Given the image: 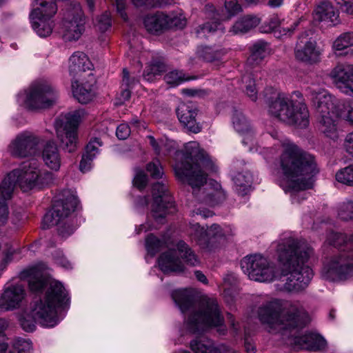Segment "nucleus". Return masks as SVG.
Masks as SVG:
<instances>
[{"instance_id":"nucleus-1","label":"nucleus","mask_w":353,"mask_h":353,"mask_svg":"<svg viewBox=\"0 0 353 353\" xmlns=\"http://www.w3.org/2000/svg\"><path fill=\"white\" fill-rule=\"evenodd\" d=\"M184 161L177 163L174 169L181 180L192 188L194 196L200 202L210 205L217 204L223 195L221 191L203 187L206 183L207 171H215V165L206 152L196 141H190L184 146Z\"/></svg>"},{"instance_id":"nucleus-2","label":"nucleus","mask_w":353,"mask_h":353,"mask_svg":"<svg viewBox=\"0 0 353 353\" xmlns=\"http://www.w3.org/2000/svg\"><path fill=\"white\" fill-rule=\"evenodd\" d=\"M172 297L181 312L188 314L185 323L191 333L200 334L212 327H218L220 334L226 333L224 317L216 299L204 297L199 300L190 289L174 290Z\"/></svg>"},{"instance_id":"nucleus-3","label":"nucleus","mask_w":353,"mask_h":353,"mask_svg":"<svg viewBox=\"0 0 353 353\" xmlns=\"http://www.w3.org/2000/svg\"><path fill=\"white\" fill-rule=\"evenodd\" d=\"M312 253V248L305 241L289 238L278 245V261L281 274L287 276L283 285L285 290L300 292L307 287L313 272L304 263Z\"/></svg>"},{"instance_id":"nucleus-4","label":"nucleus","mask_w":353,"mask_h":353,"mask_svg":"<svg viewBox=\"0 0 353 353\" xmlns=\"http://www.w3.org/2000/svg\"><path fill=\"white\" fill-rule=\"evenodd\" d=\"M31 292L41 293L46 290L43 299L34 300L30 303V310L43 327H52L57 325L59 319L57 312L59 309L68 307L69 298L63 285L57 281H48L42 275L31 276L28 280Z\"/></svg>"},{"instance_id":"nucleus-5","label":"nucleus","mask_w":353,"mask_h":353,"mask_svg":"<svg viewBox=\"0 0 353 353\" xmlns=\"http://www.w3.org/2000/svg\"><path fill=\"white\" fill-rule=\"evenodd\" d=\"M283 148L280 168L289 187L296 190L312 189L313 177L319 172L314 157L290 141L283 143Z\"/></svg>"},{"instance_id":"nucleus-6","label":"nucleus","mask_w":353,"mask_h":353,"mask_svg":"<svg viewBox=\"0 0 353 353\" xmlns=\"http://www.w3.org/2000/svg\"><path fill=\"white\" fill-rule=\"evenodd\" d=\"M52 179V173L41 171L35 161L23 162L20 168L10 172L0 184V225L6 224L8 219L7 201L11 199L17 184L26 192L36 186L48 185Z\"/></svg>"},{"instance_id":"nucleus-7","label":"nucleus","mask_w":353,"mask_h":353,"mask_svg":"<svg viewBox=\"0 0 353 353\" xmlns=\"http://www.w3.org/2000/svg\"><path fill=\"white\" fill-rule=\"evenodd\" d=\"M257 315L261 323L268 325L270 332H282L283 335L288 330L303 327L307 323V314L302 307L296 305L283 307L279 300L260 305Z\"/></svg>"},{"instance_id":"nucleus-8","label":"nucleus","mask_w":353,"mask_h":353,"mask_svg":"<svg viewBox=\"0 0 353 353\" xmlns=\"http://www.w3.org/2000/svg\"><path fill=\"white\" fill-rule=\"evenodd\" d=\"M264 99L269 113L281 121L301 128L309 124V111L305 104L294 103L272 88L265 90Z\"/></svg>"},{"instance_id":"nucleus-9","label":"nucleus","mask_w":353,"mask_h":353,"mask_svg":"<svg viewBox=\"0 0 353 353\" xmlns=\"http://www.w3.org/2000/svg\"><path fill=\"white\" fill-rule=\"evenodd\" d=\"M77 197L70 192H65L63 197L54 201L52 208L48 212L43 219V228L46 229L57 225V231L62 237L71 235L76 227L71 224L67 218L77 208Z\"/></svg>"},{"instance_id":"nucleus-10","label":"nucleus","mask_w":353,"mask_h":353,"mask_svg":"<svg viewBox=\"0 0 353 353\" xmlns=\"http://www.w3.org/2000/svg\"><path fill=\"white\" fill-rule=\"evenodd\" d=\"M83 114L82 110H77L61 114L54 121L57 139L68 152L76 150L77 130Z\"/></svg>"},{"instance_id":"nucleus-11","label":"nucleus","mask_w":353,"mask_h":353,"mask_svg":"<svg viewBox=\"0 0 353 353\" xmlns=\"http://www.w3.org/2000/svg\"><path fill=\"white\" fill-rule=\"evenodd\" d=\"M176 250L170 249L163 253L158 259L159 268L165 274L183 271V264L181 259L176 256V252L188 265L195 266L199 263L196 254L185 242L179 241L176 243Z\"/></svg>"},{"instance_id":"nucleus-12","label":"nucleus","mask_w":353,"mask_h":353,"mask_svg":"<svg viewBox=\"0 0 353 353\" xmlns=\"http://www.w3.org/2000/svg\"><path fill=\"white\" fill-rule=\"evenodd\" d=\"M34 8L30 14L32 26L41 37L49 36L54 27L52 18L57 13V6L53 0H34Z\"/></svg>"},{"instance_id":"nucleus-13","label":"nucleus","mask_w":353,"mask_h":353,"mask_svg":"<svg viewBox=\"0 0 353 353\" xmlns=\"http://www.w3.org/2000/svg\"><path fill=\"white\" fill-rule=\"evenodd\" d=\"M321 276L330 281H345L353 276V254L343 252L327 258Z\"/></svg>"},{"instance_id":"nucleus-14","label":"nucleus","mask_w":353,"mask_h":353,"mask_svg":"<svg viewBox=\"0 0 353 353\" xmlns=\"http://www.w3.org/2000/svg\"><path fill=\"white\" fill-rule=\"evenodd\" d=\"M241 268L252 280L259 282H271L279 276L274 263L261 254L245 257Z\"/></svg>"},{"instance_id":"nucleus-15","label":"nucleus","mask_w":353,"mask_h":353,"mask_svg":"<svg viewBox=\"0 0 353 353\" xmlns=\"http://www.w3.org/2000/svg\"><path fill=\"white\" fill-rule=\"evenodd\" d=\"M57 97L54 88L47 81L41 80L32 84L25 102L31 110L46 108L52 106Z\"/></svg>"},{"instance_id":"nucleus-16","label":"nucleus","mask_w":353,"mask_h":353,"mask_svg":"<svg viewBox=\"0 0 353 353\" xmlns=\"http://www.w3.org/2000/svg\"><path fill=\"white\" fill-rule=\"evenodd\" d=\"M84 18L78 2L67 3L63 13V37L67 41L78 40L84 31Z\"/></svg>"},{"instance_id":"nucleus-17","label":"nucleus","mask_w":353,"mask_h":353,"mask_svg":"<svg viewBox=\"0 0 353 353\" xmlns=\"http://www.w3.org/2000/svg\"><path fill=\"white\" fill-rule=\"evenodd\" d=\"M152 192L153 196L152 216L157 222L163 223L168 214V210L173 207L166 184L163 181L154 183L152 185Z\"/></svg>"},{"instance_id":"nucleus-18","label":"nucleus","mask_w":353,"mask_h":353,"mask_svg":"<svg viewBox=\"0 0 353 353\" xmlns=\"http://www.w3.org/2000/svg\"><path fill=\"white\" fill-rule=\"evenodd\" d=\"M40 139L34 133L28 131L19 134L10 143L9 150L11 154L16 157H28L34 155L38 151Z\"/></svg>"},{"instance_id":"nucleus-19","label":"nucleus","mask_w":353,"mask_h":353,"mask_svg":"<svg viewBox=\"0 0 353 353\" xmlns=\"http://www.w3.org/2000/svg\"><path fill=\"white\" fill-rule=\"evenodd\" d=\"M143 23L146 30L151 33L161 32L174 27L181 28L185 25L184 19L174 14L168 15L162 12L146 16Z\"/></svg>"},{"instance_id":"nucleus-20","label":"nucleus","mask_w":353,"mask_h":353,"mask_svg":"<svg viewBox=\"0 0 353 353\" xmlns=\"http://www.w3.org/2000/svg\"><path fill=\"white\" fill-rule=\"evenodd\" d=\"M307 97L314 108L317 116L336 112V99L325 89L311 86L307 88Z\"/></svg>"},{"instance_id":"nucleus-21","label":"nucleus","mask_w":353,"mask_h":353,"mask_svg":"<svg viewBox=\"0 0 353 353\" xmlns=\"http://www.w3.org/2000/svg\"><path fill=\"white\" fill-rule=\"evenodd\" d=\"M308 36L309 34L306 32L299 37L295 56L299 61L312 63L318 61L320 53L316 49V41L311 38L307 39Z\"/></svg>"},{"instance_id":"nucleus-22","label":"nucleus","mask_w":353,"mask_h":353,"mask_svg":"<svg viewBox=\"0 0 353 353\" xmlns=\"http://www.w3.org/2000/svg\"><path fill=\"white\" fill-rule=\"evenodd\" d=\"M336 87L345 94L353 95V65L339 64L332 72Z\"/></svg>"},{"instance_id":"nucleus-23","label":"nucleus","mask_w":353,"mask_h":353,"mask_svg":"<svg viewBox=\"0 0 353 353\" xmlns=\"http://www.w3.org/2000/svg\"><path fill=\"white\" fill-rule=\"evenodd\" d=\"M25 296V290L21 285H14L7 288L0 296V309L9 310L19 306Z\"/></svg>"},{"instance_id":"nucleus-24","label":"nucleus","mask_w":353,"mask_h":353,"mask_svg":"<svg viewBox=\"0 0 353 353\" xmlns=\"http://www.w3.org/2000/svg\"><path fill=\"white\" fill-rule=\"evenodd\" d=\"M176 114L179 121L187 130L193 133H199L201 127L196 121L197 112L192 105L188 103L181 104L177 110Z\"/></svg>"},{"instance_id":"nucleus-25","label":"nucleus","mask_w":353,"mask_h":353,"mask_svg":"<svg viewBox=\"0 0 353 353\" xmlns=\"http://www.w3.org/2000/svg\"><path fill=\"white\" fill-rule=\"evenodd\" d=\"M295 346L301 349L312 351L323 350L326 347V341L321 335L308 333L302 336H296L293 339Z\"/></svg>"},{"instance_id":"nucleus-26","label":"nucleus","mask_w":353,"mask_h":353,"mask_svg":"<svg viewBox=\"0 0 353 353\" xmlns=\"http://www.w3.org/2000/svg\"><path fill=\"white\" fill-rule=\"evenodd\" d=\"M238 167V163H234L232 165V180L236 192L239 195L244 196L251 189L252 176L248 170H243L239 172L237 170Z\"/></svg>"},{"instance_id":"nucleus-27","label":"nucleus","mask_w":353,"mask_h":353,"mask_svg":"<svg viewBox=\"0 0 353 353\" xmlns=\"http://www.w3.org/2000/svg\"><path fill=\"white\" fill-rule=\"evenodd\" d=\"M42 158L45 164L51 170L57 171L61 165V157L56 143L49 141L44 145Z\"/></svg>"},{"instance_id":"nucleus-28","label":"nucleus","mask_w":353,"mask_h":353,"mask_svg":"<svg viewBox=\"0 0 353 353\" xmlns=\"http://www.w3.org/2000/svg\"><path fill=\"white\" fill-rule=\"evenodd\" d=\"M315 19L335 26L340 23L339 11L329 1L321 3L315 11Z\"/></svg>"},{"instance_id":"nucleus-29","label":"nucleus","mask_w":353,"mask_h":353,"mask_svg":"<svg viewBox=\"0 0 353 353\" xmlns=\"http://www.w3.org/2000/svg\"><path fill=\"white\" fill-rule=\"evenodd\" d=\"M338 116L337 112H333V114L317 116L319 130L326 137L332 139L337 137L336 118Z\"/></svg>"},{"instance_id":"nucleus-30","label":"nucleus","mask_w":353,"mask_h":353,"mask_svg":"<svg viewBox=\"0 0 353 353\" xmlns=\"http://www.w3.org/2000/svg\"><path fill=\"white\" fill-rule=\"evenodd\" d=\"M69 63V72L73 76L90 70L92 66L88 57L82 52H74L70 57Z\"/></svg>"},{"instance_id":"nucleus-31","label":"nucleus","mask_w":353,"mask_h":353,"mask_svg":"<svg viewBox=\"0 0 353 353\" xmlns=\"http://www.w3.org/2000/svg\"><path fill=\"white\" fill-rule=\"evenodd\" d=\"M102 143L98 138H94L90 141L85 148V152L83 154L79 168L81 172L88 171L91 167V162L99 153V147Z\"/></svg>"},{"instance_id":"nucleus-32","label":"nucleus","mask_w":353,"mask_h":353,"mask_svg":"<svg viewBox=\"0 0 353 353\" xmlns=\"http://www.w3.org/2000/svg\"><path fill=\"white\" fill-rule=\"evenodd\" d=\"M232 123L238 132L245 134L248 137L243 140L244 144H248L247 141L252 137L253 132L249 121L244 114L240 111L234 110L232 115Z\"/></svg>"},{"instance_id":"nucleus-33","label":"nucleus","mask_w":353,"mask_h":353,"mask_svg":"<svg viewBox=\"0 0 353 353\" xmlns=\"http://www.w3.org/2000/svg\"><path fill=\"white\" fill-rule=\"evenodd\" d=\"M259 22V19L255 16H243L236 21L230 31L234 34L245 33L256 27Z\"/></svg>"},{"instance_id":"nucleus-34","label":"nucleus","mask_w":353,"mask_h":353,"mask_svg":"<svg viewBox=\"0 0 353 353\" xmlns=\"http://www.w3.org/2000/svg\"><path fill=\"white\" fill-rule=\"evenodd\" d=\"M268 54V43L258 41L252 47L251 54L248 58L247 64L251 66L259 65Z\"/></svg>"},{"instance_id":"nucleus-35","label":"nucleus","mask_w":353,"mask_h":353,"mask_svg":"<svg viewBox=\"0 0 353 353\" xmlns=\"http://www.w3.org/2000/svg\"><path fill=\"white\" fill-rule=\"evenodd\" d=\"M72 87L74 88L73 94L79 103H88L92 99L94 96L92 84L86 82L77 85L76 88L72 85Z\"/></svg>"},{"instance_id":"nucleus-36","label":"nucleus","mask_w":353,"mask_h":353,"mask_svg":"<svg viewBox=\"0 0 353 353\" xmlns=\"http://www.w3.org/2000/svg\"><path fill=\"white\" fill-rule=\"evenodd\" d=\"M245 84L244 92L252 101H256L258 99V89L256 88L253 74H245L242 77Z\"/></svg>"},{"instance_id":"nucleus-37","label":"nucleus","mask_w":353,"mask_h":353,"mask_svg":"<svg viewBox=\"0 0 353 353\" xmlns=\"http://www.w3.org/2000/svg\"><path fill=\"white\" fill-rule=\"evenodd\" d=\"M190 347L195 353H221L219 350L214 347L210 341L196 339L191 341Z\"/></svg>"},{"instance_id":"nucleus-38","label":"nucleus","mask_w":353,"mask_h":353,"mask_svg":"<svg viewBox=\"0 0 353 353\" xmlns=\"http://www.w3.org/2000/svg\"><path fill=\"white\" fill-rule=\"evenodd\" d=\"M204 233L205 236L207 237V239H204V243L205 244V247L209 248V250L211 249L210 248V243H216L218 240H221L224 236L222 229L218 224L212 225Z\"/></svg>"},{"instance_id":"nucleus-39","label":"nucleus","mask_w":353,"mask_h":353,"mask_svg":"<svg viewBox=\"0 0 353 353\" xmlns=\"http://www.w3.org/2000/svg\"><path fill=\"white\" fill-rule=\"evenodd\" d=\"M326 241L334 247L341 248L343 245L353 243V234L347 238L345 234L330 232L327 236Z\"/></svg>"},{"instance_id":"nucleus-40","label":"nucleus","mask_w":353,"mask_h":353,"mask_svg":"<svg viewBox=\"0 0 353 353\" xmlns=\"http://www.w3.org/2000/svg\"><path fill=\"white\" fill-rule=\"evenodd\" d=\"M351 47H353V32H347L340 34L333 43V48L337 51Z\"/></svg>"},{"instance_id":"nucleus-41","label":"nucleus","mask_w":353,"mask_h":353,"mask_svg":"<svg viewBox=\"0 0 353 353\" xmlns=\"http://www.w3.org/2000/svg\"><path fill=\"white\" fill-rule=\"evenodd\" d=\"M165 70V65L160 61L152 62L144 71L143 78L148 81H152L154 77Z\"/></svg>"},{"instance_id":"nucleus-42","label":"nucleus","mask_w":353,"mask_h":353,"mask_svg":"<svg viewBox=\"0 0 353 353\" xmlns=\"http://www.w3.org/2000/svg\"><path fill=\"white\" fill-rule=\"evenodd\" d=\"M198 54L199 57L208 62L219 61L223 55V52L221 50H214L209 46H205L199 49Z\"/></svg>"},{"instance_id":"nucleus-43","label":"nucleus","mask_w":353,"mask_h":353,"mask_svg":"<svg viewBox=\"0 0 353 353\" xmlns=\"http://www.w3.org/2000/svg\"><path fill=\"white\" fill-rule=\"evenodd\" d=\"M164 241L159 239L153 234H150L145 239V247L148 253L152 256L159 252L164 246Z\"/></svg>"},{"instance_id":"nucleus-44","label":"nucleus","mask_w":353,"mask_h":353,"mask_svg":"<svg viewBox=\"0 0 353 353\" xmlns=\"http://www.w3.org/2000/svg\"><path fill=\"white\" fill-rule=\"evenodd\" d=\"M20 325L22 329L27 332H32L36 329L37 320L32 314V312H25L19 319Z\"/></svg>"},{"instance_id":"nucleus-45","label":"nucleus","mask_w":353,"mask_h":353,"mask_svg":"<svg viewBox=\"0 0 353 353\" xmlns=\"http://www.w3.org/2000/svg\"><path fill=\"white\" fill-rule=\"evenodd\" d=\"M336 179L339 183L353 186V164L339 170L336 173Z\"/></svg>"},{"instance_id":"nucleus-46","label":"nucleus","mask_w":353,"mask_h":353,"mask_svg":"<svg viewBox=\"0 0 353 353\" xmlns=\"http://www.w3.org/2000/svg\"><path fill=\"white\" fill-rule=\"evenodd\" d=\"M219 30L223 32L221 24L219 22H207L199 26L196 30V34L199 38H203L206 37L208 34L213 33Z\"/></svg>"},{"instance_id":"nucleus-47","label":"nucleus","mask_w":353,"mask_h":353,"mask_svg":"<svg viewBox=\"0 0 353 353\" xmlns=\"http://www.w3.org/2000/svg\"><path fill=\"white\" fill-rule=\"evenodd\" d=\"M164 79L168 84L172 86L178 85L182 82L188 80V79L185 78L184 74L181 71L176 70L168 72L165 75Z\"/></svg>"},{"instance_id":"nucleus-48","label":"nucleus","mask_w":353,"mask_h":353,"mask_svg":"<svg viewBox=\"0 0 353 353\" xmlns=\"http://www.w3.org/2000/svg\"><path fill=\"white\" fill-rule=\"evenodd\" d=\"M338 215L344 221L353 220V201L343 203L339 208Z\"/></svg>"},{"instance_id":"nucleus-49","label":"nucleus","mask_w":353,"mask_h":353,"mask_svg":"<svg viewBox=\"0 0 353 353\" xmlns=\"http://www.w3.org/2000/svg\"><path fill=\"white\" fill-rule=\"evenodd\" d=\"M32 343L30 341L20 339L15 342L10 353H32Z\"/></svg>"},{"instance_id":"nucleus-50","label":"nucleus","mask_w":353,"mask_h":353,"mask_svg":"<svg viewBox=\"0 0 353 353\" xmlns=\"http://www.w3.org/2000/svg\"><path fill=\"white\" fill-rule=\"evenodd\" d=\"M147 171L151 176L154 179H159L163 174L162 166L159 160H154L149 163L146 167Z\"/></svg>"},{"instance_id":"nucleus-51","label":"nucleus","mask_w":353,"mask_h":353,"mask_svg":"<svg viewBox=\"0 0 353 353\" xmlns=\"http://www.w3.org/2000/svg\"><path fill=\"white\" fill-rule=\"evenodd\" d=\"M112 25L110 15L108 12H105L99 16L97 19V27L101 32L108 30Z\"/></svg>"},{"instance_id":"nucleus-52","label":"nucleus","mask_w":353,"mask_h":353,"mask_svg":"<svg viewBox=\"0 0 353 353\" xmlns=\"http://www.w3.org/2000/svg\"><path fill=\"white\" fill-rule=\"evenodd\" d=\"M225 8L228 13L229 19L241 11V6L238 3L237 0H225Z\"/></svg>"},{"instance_id":"nucleus-53","label":"nucleus","mask_w":353,"mask_h":353,"mask_svg":"<svg viewBox=\"0 0 353 353\" xmlns=\"http://www.w3.org/2000/svg\"><path fill=\"white\" fill-rule=\"evenodd\" d=\"M139 82L136 77H131L126 68L123 69L122 87H127L132 89Z\"/></svg>"},{"instance_id":"nucleus-54","label":"nucleus","mask_w":353,"mask_h":353,"mask_svg":"<svg viewBox=\"0 0 353 353\" xmlns=\"http://www.w3.org/2000/svg\"><path fill=\"white\" fill-rule=\"evenodd\" d=\"M305 190H293L289 187V184L287 188L285 190V192H292L291 198L293 203H300L302 200L307 198V193L305 192Z\"/></svg>"},{"instance_id":"nucleus-55","label":"nucleus","mask_w":353,"mask_h":353,"mask_svg":"<svg viewBox=\"0 0 353 353\" xmlns=\"http://www.w3.org/2000/svg\"><path fill=\"white\" fill-rule=\"evenodd\" d=\"M147 179V175L144 173L143 171L140 170L137 172L134 178L133 183L134 185L139 189H143L146 186Z\"/></svg>"},{"instance_id":"nucleus-56","label":"nucleus","mask_w":353,"mask_h":353,"mask_svg":"<svg viewBox=\"0 0 353 353\" xmlns=\"http://www.w3.org/2000/svg\"><path fill=\"white\" fill-rule=\"evenodd\" d=\"M133 5L137 7L145 6L147 7H158L163 5V0H131Z\"/></svg>"},{"instance_id":"nucleus-57","label":"nucleus","mask_w":353,"mask_h":353,"mask_svg":"<svg viewBox=\"0 0 353 353\" xmlns=\"http://www.w3.org/2000/svg\"><path fill=\"white\" fill-rule=\"evenodd\" d=\"M130 134V129L128 124L121 123L120 124L116 131V135L119 139L125 140Z\"/></svg>"},{"instance_id":"nucleus-58","label":"nucleus","mask_w":353,"mask_h":353,"mask_svg":"<svg viewBox=\"0 0 353 353\" xmlns=\"http://www.w3.org/2000/svg\"><path fill=\"white\" fill-rule=\"evenodd\" d=\"M345 112L341 115L346 121L353 124V101L344 105Z\"/></svg>"},{"instance_id":"nucleus-59","label":"nucleus","mask_w":353,"mask_h":353,"mask_svg":"<svg viewBox=\"0 0 353 353\" xmlns=\"http://www.w3.org/2000/svg\"><path fill=\"white\" fill-rule=\"evenodd\" d=\"M338 3L343 12L353 15V0H338Z\"/></svg>"},{"instance_id":"nucleus-60","label":"nucleus","mask_w":353,"mask_h":353,"mask_svg":"<svg viewBox=\"0 0 353 353\" xmlns=\"http://www.w3.org/2000/svg\"><path fill=\"white\" fill-rule=\"evenodd\" d=\"M117 11L122 19L125 21L127 20L128 16L125 11V0H114Z\"/></svg>"},{"instance_id":"nucleus-61","label":"nucleus","mask_w":353,"mask_h":353,"mask_svg":"<svg viewBox=\"0 0 353 353\" xmlns=\"http://www.w3.org/2000/svg\"><path fill=\"white\" fill-rule=\"evenodd\" d=\"M227 319L230 325L231 332L234 336H237L240 334V327L239 323H236L233 315L230 313L227 314Z\"/></svg>"},{"instance_id":"nucleus-62","label":"nucleus","mask_w":353,"mask_h":353,"mask_svg":"<svg viewBox=\"0 0 353 353\" xmlns=\"http://www.w3.org/2000/svg\"><path fill=\"white\" fill-rule=\"evenodd\" d=\"M344 147L348 153L353 154V132L346 135Z\"/></svg>"},{"instance_id":"nucleus-63","label":"nucleus","mask_w":353,"mask_h":353,"mask_svg":"<svg viewBox=\"0 0 353 353\" xmlns=\"http://www.w3.org/2000/svg\"><path fill=\"white\" fill-rule=\"evenodd\" d=\"M269 29L274 30L277 28H280V21L277 16H272L268 19Z\"/></svg>"},{"instance_id":"nucleus-64","label":"nucleus","mask_w":353,"mask_h":353,"mask_svg":"<svg viewBox=\"0 0 353 353\" xmlns=\"http://www.w3.org/2000/svg\"><path fill=\"white\" fill-rule=\"evenodd\" d=\"M244 346L248 353H255L256 349L254 345L248 339H245Z\"/></svg>"}]
</instances>
